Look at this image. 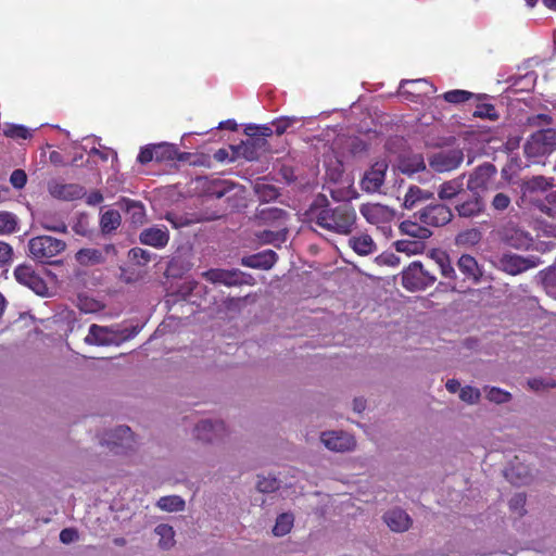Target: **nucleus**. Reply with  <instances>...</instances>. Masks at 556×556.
<instances>
[{"label": "nucleus", "instance_id": "f257e3e1", "mask_svg": "<svg viewBox=\"0 0 556 556\" xmlns=\"http://www.w3.org/2000/svg\"><path fill=\"white\" fill-rule=\"evenodd\" d=\"M305 220L329 232L349 236L357 227V213L352 203L345 201L331 205L324 194H318L304 213Z\"/></svg>", "mask_w": 556, "mask_h": 556}, {"label": "nucleus", "instance_id": "f03ea898", "mask_svg": "<svg viewBox=\"0 0 556 556\" xmlns=\"http://www.w3.org/2000/svg\"><path fill=\"white\" fill-rule=\"evenodd\" d=\"M556 150V129H541L532 134L523 146V152L529 160L535 161Z\"/></svg>", "mask_w": 556, "mask_h": 556}, {"label": "nucleus", "instance_id": "7ed1b4c3", "mask_svg": "<svg viewBox=\"0 0 556 556\" xmlns=\"http://www.w3.org/2000/svg\"><path fill=\"white\" fill-rule=\"evenodd\" d=\"M435 280L437 277L418 261L412 262L402 271V286L410 292L425 290Z\"/></svg>", "mask_w": 556, "mask_h": 556}, {"label": "nucleus", "instance_id": "20e7f679", "mask_svg": "<svg viewBox=\"0 0 556 556\" xmlns=\"http://www.w3.org/2000/svg\"><path fill=\"white\" fill-rule=\"evenodd\" d=\"M66 248L63 240L53 238L51 236H38L31 238L28 242V250L30 256L41 263H49L50 260Z\"/></svg>", "mask_w": 556, "mask_h": 556}, {"label": "nucleus", "instance_id": "39448f33", "mask_svg": "<svg viewBox=\"0 0 556 556\" xmlns=\"http://www.w3.org/2000/svg\"><path fill=\"white\" fill-rule=\"evenodd\" d=\"M497 169L495 165L486 162L473 169L467 180V189L472 193L494 190L496 185Z\"/></svg>", "mask_w": 556, "mask_h": 556}, {"label": "nucleus", "instance_id": "423d86ee", "mask_svg": "<svg viewBox=\"0 0 556 556\" xmlns=\"http://www.w3.org/2000/svg\"><path fill=\"white\" fill-rule=\"evenodd\" d=\"M414 217L427 227H442L452 220L453 212L447 205L435 203L426 205Z\"/></svg>", "mask_w": 556, "mask_h": 556}, {"label": "nucleus", "instance_id": "0eeeda50", "mask_svg": "<svg viewBox=\"0 0 556 556\" xmlns=\"http://www.w3.org/2000/svg\"><path fill=\"white\" fill-rule=\"evenodd\" d=\"M536 256H521L514 253H503L496 261V267L511 276L522 274L539 265Z\"/></svg>", "mask_w": 556, "mask_h": 556}, {"label": "nucleus", "instance_id": "6e6552de", "mask_svg": "<svg viewBox=\"0 0 556 556\" xmlns=\"http://www.w3.org/2000/svg\"><path fill=\"white\" fill-rule=\"evenodd\" d=\"M202 276L212 283H220L227 287L254 285L253 277L239 269L212 268L204 271Z\"/></svg>", "mask_w": 556, "mask_h": 556}, {"label": "nucleus", "instance_id": "1a4fd4ad", "mask_svg": "<svg viewBox=\"0 0 556 556\" xmlns=\"http://www.w3.org/2000/svg\"><path fill=\"white\" fill-rule=\"evenodd\" d=\"M389 164L386 160L375 162L367 169L359 182L361 189L366 193L379 192L386 180Z\"/></svg>", "mask_w": 556, "mask_h": 556}, {"label": "nucleus", "instance_id": "9d476101", "mask_svg": "<svg viewBox=\"0 0 556 556\" xmlns=\"http://www.w3.org/2000/svg\"><path fill=\"white\" fill-rule=\"evenodd\" d=\"M464 161L460 149L443 150L434 153L429 159L430 167L438 173H446L456 169Z\"/></svg>", "mask_w": 556, "mask_h": 556}, {"label": "nucleus", "instance_id": "9b49d317", "mask_svg": "<svg viewBox=\"0 0 556 556\" xmlns=\"http://www.w3.org/2000/svg\"><path fill=\"white\" fill-rule=\"evenodd\" d=\"M399 90L406 100L419 102L421 98L434 93L437 88L427 79H403Z\"/></svg>", "mask_w": 556, "mask_h": 556}, {"label": "nucleus", "instance_id": "f8f14e48", "mask_svg": "<svg viewBox=\"0 0 556 556\" xmlns=\"http://www.w3.org/2000/svg\"><path fill=\"white\" fill-rule=\"evenodd\" d=\"M504 477L515 485L529 484L533 479L532 469L518 455H514L503 470Z\"/></svg>", "mask_w": 556, "mask_h": 556}, {"label": "nucleus", "instance_id": "ddd939ff", "mask_svg": "<svg viewBox=\"0 0 556 556\" xmlns=\"http://www.w3.org/2000/svg\"><path fill=\"white\" fill-rule=\"evenodd\" d=\"M15 279L36 294L45 295L47 293V285L45 280L35 271L30 265H18L14 270Z\"/></svg>", "mask_w": 556, "mask_h": 556}, {"label": "nucleus", "instance_id": "4468645a", "mask_svg": "<svg viewBox=\"0 0 556 556\" xmlns=\"http://www.w3.org/2000/svg\"><path fill=\"white\" fill-rule=\"evenodd\" d=\"M320 439L331 452H351L356 445L354 437L344 431L323 432Z\"/></svg>", "mask_w": 556, "mask_h": 556}, {"label": "nucleus", "instance_id": "2eb2a0df", "mask_svg": "<svg viewBox=\"0 0 556 556\" xmlns=\"http://www.w3.org/2000/svg\"><path fill=\"white\" fill-rule=\"evenodd\" d=\"M382 520L392 532L396 533L406 532L413 526L412 517L400 507L388 509L383 514Z\"/></svg>", "mask_w": 556, "mask_h": 556}, {"label": "nucleus", "instance_id": "dca6fc26", "mask_svg": "<svg viewBox=\"0 0 556 556\" xmlns=\"http://www.w3.org/2000/svg\"><path fill=\"white\" fill-rule=\"evenodd\" d=\"M48 191L54 199L62 201H75L85 194V188L79 184H61L51 181L48 184Z\"/></svg>", "mask_w": 556, "mask_h": 556}, {"label": "nucleus", "instance_id": "f3484780", "mask_svg": "<svg viewBox=\"0 0 556 556\" xmlns=\"http://www.w3.org/2000/svg\"><path fill=\"white\" fill-rule=\"evenodd\" d=\"M485 210V204L482 197L479 193H472L471 197L464 199V195L459 199L455 205V211L459 217L475 218L480 216Z\"/></svg>", "mask_w": 556, "mask_h": 556}, {"label": "nucleus", "instance_id": "a211bd4d", "mask_svg": "<svg viewBox=\"0 0 556 556\" xmlns=\"http://www.w3.org/2000/svg\"><path fill=\"white\" fill-rule=\"evenodd\" d=\"M359 212L372 225L387 223L393 217V212L388 206L379 203L362 204Z\"/></svg>", "mask_w": 556, "mask_h": 556}, {"label": "nucleus", "instance_id": "6ab92c4d", "mask_svg": "<svg viewBox=\"0 0 556 556\" xmlns=\"http://www.w3.org/2000/svg\"><path fill=\"white\" fill-rule=\"evenodd\" d=\"M195 435L198 439L212 442L217 439H222L226 433V426L224 421H212V420H201L195 426Z\"/></svg>", "mask_w": 556, "mask_h": 556}, {"label": "nucleus", "instance_id": "aec40b11", "mask_svg": "<svg viewBox=\"0 0 556 556\" xmlns=\"http://www.w3.org/2000/svg\"><path fill=\"white\" fill-rule=\"evenodd\" d=\"M116 333L117 332H115V329L113 327H104L92 324L89 327V332L85 341L88 344L96 345L117 344Z\"/></svg>", "mask_w": 556, "mask_h": 556}, {"label": "nucleus", "instance_id": "412c9836", "mask_svg": "<svg viewBox=\"0 0 556 556\" xmlns=\"http://www.w3.org/2000/svg\"><path fill=\"white\" fill-rule=\"evenodd\" d=\"M139 239L142 244L162 249L169 241V231L165 226H154L142 230Z\"/></svg>", "mask_w": 556, "mask_h": 556}, {"label": "nucleus", "instance_id": "4be33fe9", "mask_svg": "<svg viewBox=\"0 0 556 556\" xmlns=\"http://www.w3.org/2000/svg\"><path fill=\"white\" fill-rule=\"evenodd\" d=\"M278 261V255L273 250H265L260 253L244 256L241 258V264L245 267L268 270Z\"/></svg>", "mask_w": 556, "mask_h": 556}, {"label": "nucleus", "instance_id": "5701e85b", "mask_svg": "<svg viewBox=\"0 0 556 556\" xmlns=\"http://www.w3.org/2000/svg\"><path fill=\"white\" fill-rule=\"evenodd\" d=\"M256 217L265 225H271L274 227H287L289 214L282 208L269 206L258 210Z\"/></svg>", "mask_w": 556, "mask_h": 556}, {"label": "nucleus", "instance_id": "b1692460", "mask_svg": "<svg viewBox=\"0 0 556 556\" xmlns=\"http://www.w3.org/2000/svg\"><path fill=\"white\" fill-rule=\"evenodd\" d=\"M473 99L476 100V109L472 112V116L477 118H484L490 121H497L500 114L497 113L494 104L490 103V96L486 93H475Z\"/></svg>", "mask_w": 556, "mask_h": 556}, {"label": "nucleus", "instance_id": "393cba45", "mask_svg": "<svg viewBox=\"0 0 556 556\" xmlns=\"http://www.w3.org/2000/svg\"><path fill=\"white\" fill-rule=\"evenodd\" d=\"M458 195H465L464 175L444 181L438 188V197L441 201H452Z\"/></svg>", "mask_w": 556, "mask_h": 556}, {"label": "nucleus", "instance_id": "a878e982", "mask_svg": "<svg viewBox=\"0 0 556 556\" xmlns=\"http://www.w3.org/2000/svg\"><path fill=\"white\" fill-rule=\"evenodd\" d=\"M503 240L509 247L518 250L529 249L532 244V237L528 232L516 228L507 229L506 227L503 232Z\"/></svg>", "mask_w": 556, "mask_h": 556}, {"label": "nucleus", "instance_id": "bb28decb", "mask_svg": "<svg viewBox=\"0 0 556 556\" xmlns=\"http://www.w3.org/2000/svg\"><path fill=\"white\" fill-rule=\"evenodd\" d=\"M457 266L466 279L471 280L475 283L480 281L482 277V270L473 256L469 254H463L458 258Z\"/></svg>", "mask_w": 556, "mask_h": 556}, {"label": "nucleus", "instance_id": "cd10ccee", "mask_svg": "<svg viewBox=\"0 0 556 556\" xmlns=\"http://www.w3.org/2000/svg\"><path fill=\"white\" fill-rule=\"evenodd\" d=\"M349 247L361 256L372 254L377 249L374 239L367 233L351 237L349 239Z\"/></svg>", "mask_w": 556, "mask_h": 556}, {"label": "nucleus", "instance_id": "c85d7f7f", "mask_svg": "<svg viewBox=\"0 0 556 556\" xmlns=\"http://www.w3.org/2000/svg\"><path fill=\"white\" fill-rule=\"evenodd\" d=\"M400 230L414 239L426 240L431 237V230L417 218L416 220L406 219L400 224Z\"/></svg>", "mask_w": 556, "mask_h": 556}, {"label": "nucleus", "instance_id": "c756f323", "mask_svg": "<svg viewBox=\"0 0 556 556\" xmlns=\"http://www.w3.org/2000/svg\"><path fill=\"white\" fill-rule=\"evenodd\" d=\"M277 230H262L256 232V238L262 244H273L279 248L287 240L288 228L276 227Z\"/></svg>", "mask_w": 556, "mask_h": 556}, {"label": "nucleus", "instance_id": "7c9ffc66", "mask_svg": "<svg viewBox=\"0 0 556 556\" xmlns=\"http://www.w3.org/2000/svg\"><path fill=\"white\" fill-rule=\"evenodd\" d=\"M430 258L437 264L441 271V275L444 278L451 280H454L456 278L455 269L453 268L450 256L446 252L441 250H433L430 254Z\"/></svg>", "mask_w": 556, "mask_h": 556}, {"label": "nucleus", "instance_id": "2f4dec72", "mask_svg": "<svg viewBox=\"0 0 556 556\" xmlns=\"http://www.w3.org/2000/svg\"><path fill=\"white\" fill-rule=\"evenodd\" d=\"M432 198V193L426 190H422L421 188L417 186L409 187L407 190L403 205L405 208L412 210L414 208L417 203L427 201Z\"/></svg>", "mask_w": 556, "mask_h": 556}, {"label": "nucleus", "instance_id": "473e14b6", "mask_svg": "<svg viewBox=\"0 0 556 556\" xmlns=\"http://www.w3.org/2000/svg\"><path fill=\"white\" fill-rule=\"evenodd\" d=\"M76 261L83 266H90L103 263L104 256L98 249H80L76 253Z\"/></svg>", "mask_w": 556, "mask_h": 556}, {"label": "nucleus", "instance_id": "72a5a7b5", "mask_svg": "<svg viewBox=\"0 0 556 556\" xmlns=\"http://www.w3.org/2000/svg\"><path fill=\"white\" fill-rule=\"evenodd\" d=\"M3 136L9 139L18 141L30 139L33 137V132L24 125L5 123L3 127Z\"/></svg>", "mask_w": 556, "mask_h": 556}, {"label": "nucleus", "instance_id": "f704fd0d", "mask_svg": "<svg viewBox=\"0 0 556 556\" xmlns=\"http://www.w3.org/2000/svg\"><path fill=\"white\" fill-rule=\"evenodd\" d=\"M154 150H155V161L156 162L181 160L180 153L175 144H170V143L154 144Z\"/></svg>", "mask_w": 556, "mask_h": 556}, {"label": "nucleus", "instance_id": "c9c22d12", "mask_svg": "<svg viewBox=\"0 0 556 556\" xmlns=\"http://www.w3.org/2000/svg\"><path fill=\"white\" fill-rule=\"evenodd\" d=\"M154 532L160 536L159 546L162 549H169L175 544V531L167 523H160L155 527Z\"/></svg>", "mask_w": 556, "mask_h": 556}, {"label": "nucleus", "instance_id": "e433bc0d", "mask_svg": "<svg viewBox=\"0 0 556 556\" xmlns=\"http://www.w3.org/2000/svg\"><path fill=\"white\" fill-rule=\"evenodd\" d=\"M130 440H132L131 429L128 426H119L111 432L108 443L109 445L129 448L130 446L124 443V441Z\"/></svg>", "mask_w": 556, "mask_h": 556}, {"label": "nucleus", "instance_id": "4c0bfd02", "mask_svg": "<svg viewBox=\"0 0 556 556\" xmlns=\"http://www.w3.org/2000/svg\"><path fill=\"white\" fill-rule=\"evenodd\" d=\"M121 222V214L115 210H109L101 215V231L103 233H111L119 227Z\"/></svg>", "mask_w": 556, "mask_h": 556}, {"label": "nucleus", "instance_id": "58836bf2", "mask_svg": "<svg viewBox=\"0 0 556 556\" xmlns=\"http://www.w3.org/2000/svg\"><path fill=\"white\" fill-rule=\"evenodd\" d=\"M394 245L397 252L406 253L407 255L419 254L425 250V242L414 238L397 240Z\"/></svg>", "mask_w": 556, "mask_h": 556}, {"label": "nucleus", "instance_id": "ea45409f", "mask_svg": "<svg viewBox=\"0 0 556 556\" xmlns=\"http://www.w3.org/2000/svg\"><path fill=\"white\" fill-rule=\"evenodd\" d=\"M18 230V218L15 214L2 211L0 212V236H8Z\"/></svg>", "mask_w": 556, "mask_h": 556}, {"label": "nucleus", "instance_id": "a19ab883", "mask_svg": "<svg viewBox=\"0 0 556 556\" xmlns=\"http://www.w3.org/2000/svg\"><path fill=\"white\" fill-rule=\"evenodd\" d=\"M482 239V233L478 228H470L460 231L456 238L455 242L460 247H473L478 244Z\"/></svg>", "mask_w": 556, "mask_h": 556}, {"label": "nucleus", "instance_id": "79ce46f5", "mask_svg": "<svg viewBox=\"0 0 556 556\" xmlns=\"http://www.w3.org/2000/svg\"><path fill=\"white\" fill-rule=\"evenodd\" d=\"M156 506L164 511H180L185 508V501L178 495L161 497Z\"/></svg>", "mask_w": 556, "mask_h": 556}, {"label": "nucleus", "instance_id": "37998d69", "mask_svg": "<svg viewBox=\"0 0 556 556\" xmlns=\"http://www.w3.org/2000/svg\"><path fill=\"white\" fill-rule=\"evenodd\" d=\"M293 516L291 514H280L277 519L276 523L273 528V533L276 536H283L287 533L290 532V530L293 527Z\"/></svg>", "mask_w": 556, "mask_h": 556}, {"label": "nucleus", "instance_id": "c03bdc74", "mask_svg": "<svg viewBox=\"0 0 556 556\" xmlns=\"http://www.w3.org/2000/svg\"><path fill=\"white\" fill-rule=\"evenodd\" d=\"M535 206L549 217L556 215V191H551L544 199L535 201Z\"/></svg>", "mask_w": 556, "mask_h": 556}, {"label": "nucleus", "instance_id": "a18cd8bd", "mask_svg": "<svg viewBox=\"0 0 556 556\" xmlns=\"http://www.w3.org/2000/svg\"><path fill=\"white\" fill-rule=\"evenodd\" d=\"M553 187V179L544 176H533L525 182V189L528 192L546 191Z\"/></svg>", "mask_w": 556, "mask_h": 556}, {"label": "nucleus", "instance_id": "49530a36", "mask_svg": "<svg viewBox=\"0 0 556 556\" xmlns=\"http://www.w3.org/2000/svg\"><path fill=\"white\" fill-rule=\"evenodd\" d=\"M473 92L467 90L454 89L444 92L442 98L448 103L459 104L473 99Z\"/></svg>", "mask_w": 556, "mask_h": 556}, {"label": "nucleus", "instance_id": "de8ad7c7", "mask_svg": "<svg viewBox=\"0 0 556 556\" xmlns=\"http://www.w3.org/2000/svg\"><path fill=\"white\" fill-rule=\"evenodd\" d=\"M426 168V164L421 155H414L408 160H404L401 163V169L403 173L415 174Z\"/></svg>", "mask_w": 556, "mask_h": 556}, {"label": "nucleus", "instance_id": "09e8293b", "mask_svg": "<svg viewBox=\"0 0 556 556\" xmlns=\"http://www.w3.org/2000/svg\"><path fill=\"white\" fill-rule=\"evenodd\" d=\"M486 390V399L490 402L496 403V404H503L507 403L511 400V394L505 390H502L496 387L485 388Z\"/></svg>", "mask_w": 556, "mask_h": 556}, {"label": "nucleus", "instance_id": "8fccbe9b", "mask_svg": "<svg viewBox=\"0 0 556 556\" xmlns=\"http://www.w3.org/2000/svg\"><path fill=\"white\" fill-rule=\"evenodd\" d=\"M280 488V481L275 477H258L256 489L262 493H271Z\"/></svg>", "mask_w": 556, "mask_h": 556}, {"label": "nucleus", "instance_id": "3c124183", "mask_svg": "<svg viewBox=\"0 0 556 556\" xmlns=\"http://www.w3.org/2000/svg\"><path fill=\"white\" fill-rule=\"evenodd\" d=\"M255 191L258 199L263 202H270L278 198L279 191L275 186L271 185H257Z\"/></svg>", "mask_w": 556, "mask_h": 556}, {"label": "nucleus", "instance_id": "603ef678", "mask_svg": "<svg viewBox=\"0 0 556 556\" xmlns=\"http://www.w3.org/2000/svg\"><path fill=\"white\" fill-rule=\"evenodd\" d=\"M127 212L131 214V219L134 223H143L144 219V207L140 202L128 200L127 201Z\"/></svg>", "mask_w": 556, "mask_h": 556}, {"label": "nucleus", "instance_id": "864d4df0", "mask_svg": "<svg viewBox=\"0 0 556 556\" xmlns=\"http://www.w3.org/2000/svg\"><path fill=\"white\" fill-rule=\"evenodd\" d=\"M525 505L526 495L523 493L515 494L508 502L509 509L516 513L519 517H522L527 513Z\"/></svg>", "mask_w": 556, "mask_h": 556}, {"label": "nucleus", "instance_id": "5fc2aeb1", "mask_svg": "<svg viewBox=\"0 0 556 556\" xmlns=\"http://www.w3.org/2000/svg\"><path fill=\"white\" fill-rule=\"evenodd\" d=\"M459 397L468 404H476L481 397L480 390L471 386H466L460 389Z\"/></svg>", "mask_w": 556, "mask_h": 556}, {"label": "nucleus", "instance_id": "6e6d98bb", "mask_svg": "<svg viewBox=\"0 0 556 556\" xmlns=\"http://www.w3.org/2000/svg\"><path fill=\"white\" fill-rule=\"evenodd\" d=\"M128 255L130 260L141 266L147 265L151 261V253L148 250L138 247L132 248Z\"/></svg>", "mask_w": 556, "mask_h": 556}, {"label": "nucleus", "instance_id": "4d7b16f0", "mask_svg": "<svg viewBox=\"0 0 556 556\" xmlns=\"http://www.w3.org/2000/svg\"><path fill=\"white\" fill-rule=\"evenodd\" d=\"M528 386L534 391H541L555 388L556 380L553 378H532L528 380Z\"/></svg>", "mask_w": 556, "mask_h": 556}, {"label": "nucleus", "instance_id": "13d9d810", "mask_svg": "<svg viewBox=\"0 0 556 556\" xmlns=\"http://www.w3.org/2000/svg\"><path fill=\"white\" fill-rule=\"evenodd\" d=\"M546 293L556 299V266L551 268L543 278Z\"/></svg>", "mask_w": 556, "mask_h": 556}, {"label": "nucleus", "instance_id": "bf43d9fd", "mask_svg": "<svg viewBox=\"0 0 556 556\" xmlns=\"http://www.w3.org/2000/svg\"><path fill=\"white\" fill-rule=\"evenodd\" d=\"M41 226L49 230L54 232H66L67 226L63 220H55L50 216H45L41 220Z\"/></svg>", "mask_w": 556, "mask_h": 556}, {"label": "nucleus", "instance_id": "052dcab7", "mask_svg": "<svg viewBox=\"0 0 556 556\" xmlns=\"http://www.w3.org/2000/svg\"><path fill=\"white\" fill-rule=\"evenodd\" d=\"M229 191V187L226 186V181L216 180L211 184L206 189L207 195L216 199L223 198Z\"/></svg>", "mask_w": 556, "mask_h": 556}, {"label": "nucleus", "instance_id": "680f3d73", "mask_svg": "<svg viewBox=\"0 0 556 556\" xmlns=\"http://www.w3.org/2000/svg\"><path fill=\"white\" fill-rule=\"evenodd\" d=\"M296 122L295 117H279L273 121V126L275 127V134L277 136L283 135L289 127H291Z\"/></svg>", "mask_w": 556, "mask_h": 556}, {"label": "nucleus", "instance_id": "e2e57ef3", "mask_svg": "<svg viewBox=\"0 0 556 556\" xmlns=\"http://www.w3.org/2000/svg\"><path fill=\"white\" fill-rule=\"evenodd\" d=\"M510 202L511 201L508 194L498 192L493 197L491 206L493 207V210L502 212L509 206Z\"/></svg>", "mask_w": 556, "mask_h": 556}, {"label": "nucleus", "instance_id": "0e129e2a", "mask_svg": "<svg viewBox=\"0 0 556 556\" xmlns=\"http://www.w3.org/2000/svg\"><path fill=\"white\" fill-rule=\"evenodd\" d=\"M13 248L4 241H0V267L9 265L13 260Z\"/></svg>", "mask_w": 556, "mask_h": 556}, {"label": "nucleus", "instance_id": "69168bd1", "mask_svg": "<svg viewBox=\"0 0 556 556\" xmlns=\"http://www.w3.org/2000/svg\"><path fill=\"white\" fill-rule=\"evenodd\" d=\"M247 135L251 137L260 136V137H270L275 130L268 126H248L245 129Z\"/></svg>", "mask_w": 556, "mask_h": 556}, {"label": "nucleus", "instance_id": "338daca9", "mask_svg": "<svg viewBox=\"0 0 556 556\" xmlns=\"http://www.w3.org/2000/svg\"><path fill=\"white\" fill-rule=\"evenodd\" d=\"M10 182L16 189H22L27 182V175L23 169H15L10 176Z\"/></svg>", "mask_w": 556, "mask_h": 556}, {"label": "nucleus", "instance_id": "774afa93", "mask_svg": "<svg viewBox=\"0 0 556 556\" xmlns=\"http://www.w3.org/2000/svg\"><path fill=\"white\" fill-rule=\"evenodd\" d=\"M140 331V327L134 326L131 328L115 329L117 344L122 341L130 340L136 337Z\"/></svg>", "mask_w": 556, "mask_h": 556}]
</instances>
